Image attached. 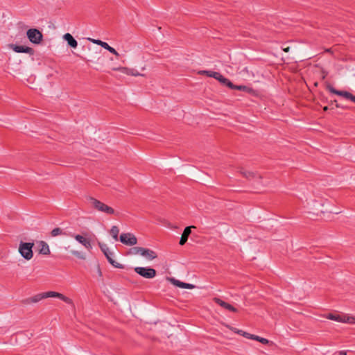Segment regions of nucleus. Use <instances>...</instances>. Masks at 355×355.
<instances>
[{
	"label": "nucleus",
	"mask_w": 355,
	"mask_h": 355,
	"mask_svg": "<svg viewBox=\"0 0 355 355\" xmlns=\"http://www.w3.org/2000/svg\"><path fill=\"white\" fill-rule=\"evenodd\" d=\"M198 73L200 75H207L209 77H212L216 79V76L215 74H217L218 72L212 71H207V70H202L198 71Z\"/></svg>",
	"instance_id": "obj_24"
},
{
	"label": "nucleus",
	"mask_w": 355,
	"mask_h": 355,
	"mask_svg": "<svg viewBox=\"0 0 355 355\" xmlns=\"http://www.w3.org/2000/svg\"><path fill=\"white\" fill-rule=\"evenodd\" d=\"M232 89H236L239 91H243L247 93H250L252 92V89L249 87L245 86V85H234V87L231 88Z\"/></svg>",
	"instance_id": "obj_22"
},
{
	"label": "nucleus",
	"mask_w": 355,
	"mask_h": 355,
	"mask_svg": "<svg viewBox=\"0 0 355 355\" xmlns=\"http://www.w3.org/2000/svg\"><path fill=\"white\" fill-rule=\"evenodd\" d=\"M239 171L247 179H254L259 184L261 183L260 180L261 179V177L259 175L252 171H246L243 168H241Z\"/></svg>",
	"instance_id": "obj_14"
},
{
	"label": "nucleus",
	"mask_w": 355,
	"mask_h": 355,
	"mask_svg": "<svg viewBox=\"0 0 355 355\" xmlns=\"http://www.w3.org/2000/svg\"><path fill=\"white\" fill-rule=\"evenodd\" d=\"M349 353H351L350 351L342 350V351H339L338 352H336L334 354V355H352Z\"/></svg>",
	"instance_id": "obj_30"
},
{
	"label": "nucleus",
	"mask_w": 355,
	"mask_h": 355,
	"mask_svg": "<svg viewBox=\"0 0 355 355\" xmlns=\"http://www.w3.org/2000/svg\"><path fill=\"white\" fill-rule=\"evenodd\" d=\"M140 255L149 261L155 259L157 257V253L155 251L144 248H141Z\"/></svg>",
	"instance_id": "obj_13"
},
{
	"label": "nucleus",
	"mask_w": 355,
	"mask_h": 355,
	"mask_svg": "<svg viewBox=\"0 0 355 355\" xmlns=\"http://www.w3.org/2000/svg\"><path fill=\"white\" fill-rule=\"evenodd\" d=\"M215 75L217 77L216 79L218 80L222 85H225L230 89L234 87V84L229 79L223 76L220 73L218 72V73Z\"/></svg>",
	"instance_id": "obj_19"
},
{
	"label": "nucleus",
	"mask_w": 355,
	"mask_h": 355,
	"mask_svg": "<svg viewBox=\"0 0 355 355\" xmlns=\"http://www.w3.org/2000/svg\"><path fill=\"white\" fill-rule=\"evenodd\" d=\"M238 333L240 334H242L244 337H245L247 338H250V339L254 340H255L254 338L258 337V336H256V335H254V334H250L247 333V332H244L242 330H239Z\"/></svg>",
	"instance_id": "obj_27"
},
{
	"label": "nucleus",
	"mask_w": 355,
	"mask_h": 355,
	"mask_svg": "<svg viewBox=\"0 0 355 355\" xmlns=\"http://www.w3.org/2000/svg\"><path fill=\"white\" fill-rule=\"evenodd\" d=\"M63 38L67 42V44L70 47L74 49L77 47L78 42L70 33L64 34Z\"/></svg>",
	"instance_id": "obj_20"
},
{
	"label": "nucleus",
	"mask_w": 355,
	"mask_h": 355,
	"mask_svg": "<svg viewBox=\"0 0 355 355\" xmlns=\"http://www.w3.org/2000/svg\"><path fill=\"white\" fill-rule=\"evenodd\" d=\"M336 105L337 107H340V105H338L337 103H336Z\"/></svg>",
	"instance_id": "obj_34"
},
{
	"label": "nucleus",
	"mask_w": 355,
	"mask_h": 355,
	"mask_svg": "<svg viewBox=\"0 0 355 355\" xmlns=\"http://www.w3.org/2000/svg\"><path fill=\"white\" fill-rule=\"evenodd\" d=\"M326 318L343 323L355 324V317L346 314L329 313L326 315Z\"/></svg>",
	"instance_id": "obj_5"
},
{
	"label": "nucleus",
	"mask_w": 355,
	"mask_h": 355,
	"mask_svg": "<svg viewBox=\"0 0 355 355\" xmlns=\"http://www.w3.org/2000/svg\"><path fill=\"white\" fill-rule=\"evenodd\" d=\"M135 271L136 273L139 275L146 279H153L156 276V270L152 268L148 267H135Z\"/></svg>",
	"instance_id": "obj_6"
},
{
	"label": "nucleus",
	"mask_w": 355,
	"mask_h": 355,
	"mask_svg": "<svg viewBox=\"0 0 355 355\" xmlns=\"http://www.w3.org/2000/svg\"><path fill=\"white\" fill-rule=\"evenodd\" d=\"M38 245L40 247L39 253L44 254V255H48L50 254L51 251L49 249V245L43 241H41L38 243Z\"/></svg>",
	"instance_id": "obj_21"
},
{
	"label": "nucleus",
	"mask_w": 355,
	"mask_h": 355,
	"mask_svg": "<svg viewBox=\"0 0 355 355\" xmlns=\"http://www.w3.org/2000/svg\"><path fill=\"white\" fill-rule=\"evenodd\" d=\"M141 247H133L130 249L129 254L132 255L140 254Z\"/></svg>",
	"instance_id": "obj_28"
},
{
	"label": "nucleus",
	"mask_w": 355,
	"mask_h": 355,
	"mask_svg": "<svg viewBox=\"0 0 355 355\" xmlns=\"http://www.w3.org/2000/svg\"><path fill=\"white\" fill-rule=\"evenodd\" d=\"M8 46L9 49L13 50L16 53H25L29 54L30 55H33L35 53L32 48L26 46L10 44Z\"/></svg>",
	"instance_id": "obj_9"
},
{
	"label": "nucleus",
	"mask_w": 355,
	"mask_h": 355,
	"mask_svg": "<svg viewBox=\"0 0 355 355\" xmlns=\"http://www.w3.org/2000/svg\"><path fill=\"white\" fill-rule=\"evenodd\" d=\"M120 241L126 245L132 246L137 243V239L132 233H123L120 236Z\"/></svg>",
	"instance_id": "obj_8"
},
{
	"label": "nucleus",
	"mask_w": 355,
	"mask_h": 355,
	"mask_svg": "<svg viewBox=\"0 0 355 355\" xmlns=\"http://www.w3.org/2000/svg\"><path fill=\"white\" fill-rule=\"evenodd\" d=\"M323 110H324V111H327V110H328V107H327V106H325V107L323 108Z\"/></svg>",
	"instance_id": "obj_33"
},
{
	"label": "nucleus",
	"mask_w": 355,
	"mask_h": 355,
	"mask_svg": "<svg viewBox=\"0 0 355 355\" xmlns=\"http://www.w3.org/2000/svg\"><path fill=\"white\" fill-rule=\"evenodd\" d=\"M255 338V340H257L259 342H260L262 344H264V345H266V344H268L269 343V340L266 338H261V337H257V338Z\"/></svg>",
	"instance_id": "obj_29"
},
{
	"label": "nucleus",
	"mask_w": 355,
	"mask_h": 355,
	"mask_svg": "<svg viewBox=\"0 0 355 355\" xmlns=\"http://www.w3.org/2000/svg\"><path fill=\"white\" fill-rule=\"evenodd\" d=\"M89 40L94 44L100 45L101 46H102L105 49L107 50L109 52L114 54L116 57L119 56V53L113 47L110 46L107 42H103L100 40H95V39H91V38H89Z\"/></svg>",
	"instance_id": "obj_11"
},
{
	"label": "nucleus",
	"mask_w": 355,
	"mask_h": 355,
	"mask_svg": "<svg viewBox=\"0 0 355 355\" xmlns=\"http://www.w3.org/2000/svg\"><path fill=\"white\" fill-rule=\"evenodd\" d=\"M71 253L73 256L76 257L78 259H83V260L86 259L85 254L83 252H81L80 251L71 250Z\"/></svg>",
	"instance_id": "obj_26"
},
{
	"label": "nucleus",
	"mask_w": 355,
	"mask_h": 355,
	"mask_svg": "<svg viewBox=\"0 0 355 355\" xmlns=\"http://www.w3.org/2000/svg\"><path fill=\"white\" fill-rule=\"evenodd\" d=\"M47 297H58L67 304L73 305V301L69 297L64 296L62 293L55 291H48L46 293H38L33 297L24 300L22 302L24 304H31L33 303H37Z\"/></svg>",
	"instance_id": "obj_1"
},
{
	"label": "nucleus",
	"mask_w": 355,
	"mask_h": 355,
	"mask_svg": "<svg viewBox=\"0 0 355 355\" xmlns=\"http://www.w3.org/2000/svg\"><path fill=\"white\" fill-rule=\"evenodd\" d=\"M27 37L33 44H39L43 38L42 33L36 28H30L26 32Z\"/></svg>",
	"instance_id": "obj_7"
},
{
	"label": "nucleus",
	"mask_w": 355,
	"mask_h": 355,
	"mask_svg": "<svg viewBox=\"0 0 355 355\" xmlns=\"http://www.w3.org/2000/svg\"><path fill=\"white\" fill-rule=\"evenodd\" d=\"M119 233V229L118 228V227L116 225L112 226L110 230V234L112 235L113 239L116 241L118 240Z\"/></svg>",
	"instance_id": "obj_23"
},
{
	"label": "nucleus",
	"mask_w": 355,
	"mask_h": 355,
	"mask_svg": "<svg viewBox=\"0 0 355 355\" xmlns=\"http://www.w3.org/2000/svg\"><path fill=\"white\" fill-rule=\"evenodd\" d=\"M99 248L101 251L103 252L104 255L106 257L108 262L114 268H123V265L116 262L114 259V253L111 252L108 248V246L105 243H98Z\"/></svg>",
	"instance_id": "obj_4"
},
{
	"label": "nucleus",
	"mask_w": 355,
	"mask_h": 355,
	"mask_svg": "<svg viewBox=\"0 0 355 355\" xmlns=\"http://www.w3.org/2000/svg\"><path fill=\"white\" fill-rule=\"evenodd\" d=\"M115 70L119 71L123 73L132 76H144V74L139 73L137 69H133V68H128V67H121L115 69Z\"/></svg>",
	"instance_id": "obj_15"
},
{
	"label": "nucleus",
	"mask_w": 355,
	"mask_h": 355,
	"mask_svg": "<svg viewBox=\"0 0 355 355\" xmlns=\"http://www.w3.org/2000/svg\"><path fill=\"white\" fill-rule=\"evenodd\" d=\"M289 49H290V47H286V48H284L283 50H284V51H285V52H288V51H289Z\"/></svg>",
	"instance_id": "obj_32"
},
{
	"label": "nucleus",
	"mask_w": 355,
	"mask_h": 355,
	"mask_svg": "<svg viewBox=\"0 0 355 355\" xmlns=\"http://www.w3.org/2000/svg\"><path fill=\"white\" fill-rule=\"evenodd\" d=\"M191 228H195V227L194 226H189V227H187L184 230V232H183L182 236L180 238V245H183L187 241L188 237L191 232Z\"/></svg>",
	"instance_id": "obj_17"
},
{
	"label": "nucleus",
	"mask_w": 355,
	"mask_h": 355,
	"mask_svg": "<svg viewBox=\"0 0 355 355\" xmlns=\"http://www.w3.org/2000/svg\"><path fill=\"white\" fill-rule=\"evenodd\" d=\"M51 234L52 236L55 237L60 235H66V233L60 227H55L51 231Z\"/></svg>",
	"instance_id": "obj_25"
},
{
	"label": "nucleus",
	"mask_w": 355,
	"mask_h": 355,
	"mask_svg": "<svg viewBox=\"0 0 355 355\" xmlns=\"http://www.w3.org/2000/svg\"><path fill=\"white\" fill-rule=\"evenodd\" d=\"M33 243H25L21 241L19 245V252L26 260H31L33 257Z\"/></svg>",
	"instance_id": "obj_3"
},
{
	"label": "nucleus",
	"mask_w": 355,
	"mask_h": 355,
	"mask_svg": "<svg viewBox=\"0 0 355 355\" xmlns=\"http://www.w3.org/2000/svg\"><path fill=\"white\" fill-rule=\"evenodd\" d=\"M97 273L99 277H101L102 276V272H101V270L100 268V266L98 265L97 266Z\"/></svg>",
	"instance_id": "obj_31"
},
{
	"label": "nucleus",
	"mask_w": 355,
	"mask_h": 355,
	"mask_svg": "<svg viewBox=\"0 0 355 355\" xmlns=\"http://www.w3.org/2000/svg\"><path fill=\"white\" fill-rule=\"evenodd\" d=\"M214 301L217 304H218L219 306H220L221 307L230 311H232V312H237V309L236 308H234L233 306H232L231 304L224 302L223 300H220V298H218V297H215L214 299Z\"/></svg>",
	"instance_id": "obj_16"
},
{
	"label": "nucleus",
	"mask_w": 355,
	"mask_h": 355,
	"mask_svg": "<svg viewBox=\"0 0 355 355\" xmlns=\"http://www.w3.org/2000/svg\"><path fill=\"white\" fill-rule=\"evenodd\" d=\"M71 236L73 237L76 241L83 245L86 249L90 250L92 248V244L89 240L85 239L80 234H71Z\"/></svg>",
	"instance_id": "obj_12"
},
{
	"label": "nucleus",
	"mask_w": 355,
	"mask_h": 355,
	"mask_svg": "<svg viewBox=\"0 0 355 355\" xmlns=\"http://www.w3.org/2000/svg\"><path fill=\"white\" fill-rule=\"evenodd\" d=\"M87 200L88 204L94 209L95 210L107 214V215H113L115 214L114 209L108 206L107 205L103 203V202L93 198V197H87Z\"/></svg>",
	"instance_id": "obj_2"
},
{
	"label": "nucleus",
	"mask_w": 355,
	"mask_h": 355,
	"mask_svg": "<svg viewBox=\"0 0 355 355\" xmlns=\"http://www.w3.org/2000/svg\"><path fill=\"white\" fill-rule=\"evenodd\" d=\"M171 282L176 286L179 287V288H189V289H192L195 287L194 285L193 284H188V283H184V282H180L178 279H175L174 278H172L171 279Z\"/></svg>",
	"instance_id": "obj_18"
},
{
	"label": "nucleus",
	"mask_w": 355,
	"mask_h": 355,
	"mask_svg": "<svg viewBox=\"0 0 355 355\" xmlns=\"http://www.w3.org/2000/svg\"><path fill=\"white\" fill-rule=\"evenodd\" d=\"M327 88L331 93L343 96L345 98L349 99L355 103V96L352 94L350 92H347V91L337 90L332 86H328Z\"/></svg>",
	"instance_id": "obj_10"
},
{
	"label": "nucleus",
	"mask_w": 355,
	"mask_h": 355,
	"mask_svg": "<svg viewBox=\"0 0 355 355\" xmlns=\"http://www.w3.org/2000/svg\"><path fill=\"white\" fill-rule=\"evenodd\" d=\"M340 212V211H335V212H334V214H339Z\"/></svg>",
	"instance_id": "obj_35"
}]
</instances>
